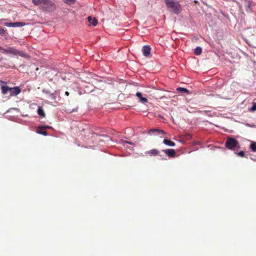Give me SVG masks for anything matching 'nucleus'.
I'll list each match as a JSON object with an SVG mask.
<instances>
[{
  "instance_id": "1",
  "label": "nucleus",
  "mask_w": 256,
  "mask_h": 256,
  "mask_svg": "<svg viewBox=\"0 0 256 256\" xmlns=\"http://www.w3.org/2000/svg\"><path fill=\"white\" fill-rule=\"evenodd\" d=\"M169 10L175 14H178L181 11V6L176 0H164Z\"/></svg>"
},
{
  "instance_id": "2",
  "label": "nucleus",
  "mask_w": 256,
  "mask_h": 256,
  "mask_svg": "<svg viewBox=\"0 0 256 256\" xmlns=\"http://www.w3.org/2000/svg\"><path fill=\"white\" fill-rule=\"evenodd\" d=\"M4 54H12L15 56H20L23 58H26L28 54L22 51H19L14 47H8L7 49L3 50Z\"/></svg>"
},
{
  "instance_id": "3",
  "label": "nucleus",
  "mask_w": 256,
  "mask_h": 256,
  "mask_svg": "<svg viewBox=\"0 0 256 256\" xmlns=\"http://www.w3.org/2000/svg\"><path fill=\"white\" fill-rule=\"evenodd\" d=\"M226 147L229 150H234L236 148H239L238 142L236 139L232 138H228L225 143Z\"/></svg>"
},
{
  "instance_id": "4",
  "label": "nucleus",
  "mask_w": 256,
  "mask_h": 256,
  "mask_svg": "<svg viewBox=\"0 0 256 256\" xmlns=\"http://www.w3.org/2000/svg\"><path fill=\"white\" fill-rule=\"evenodd\" d=\"M56 8L55 4L52 1L46 0L41 8L44 11L50 12L54 11Z\"/></svg>"
},
{
  "instance_id": "5",
  "label": "nucleus",
  "mask_w": 256,
  "mask_h": 256,
  "mask_svg": "<svg viewBox=\"0 0 256 256\" xmlns=\"http://www.w3.org/2000/svg\"><path fill=\"white\" fill-rule=\"evenodd\" d=\"M7 82L4 81L0 80V86L2 90V93L5 95L8 92H10V88L6 86Z\"/></svg>"
},
{
  "instance_id": "6",
  "label": "nucleus",
  "mask_w": 256,
  "mask_h": 256,
  "mask_svg": "<svg viewBox=\"0 0 256 256\" xmlns=\"http://www.w3.org/2000/svg\"><path fill=\"white\" fill-rule=\"evenodd\" d=\"M4 26L8 27H21L25 26L26 24L23 22H5Z\"/></svg>"
},
{
  "instance_id": "7",
  "label": "nucleus",
  "mask_w": 256,
  "mask_h": 256,
  "mask_svg": "<svg viewBox=\"0 0 256 256\" xmlns=\"http://www.w3.org/2000/svg\"><path fill=\"white\" fill-rule=\"evenodd\" d=\"M10 92L11 96H14L18 95L21 92V90L18 86H15L10 88Z\"/></svg>"
},
{
  "instance_id": "8",
  "label": "nucleus",
  "mask_w": 256,
  "mask_h": 256,
  "mask_svg": "<svg viewBox=\"0 0 256 256\" xmlns=\"http://www.w3.org/2000/svg\"><path fill=\"white\" fill-rule=\"evenodd\" d=\"M50 128H51V127L49 126H39L38 128L36 130V132L38 134H42L44 136H47L48 132L44 130V129Z\"/></svg>"
},
{
  "instance_id": "9",
  "label": "nucleus",
  "mask_w": 256,
  "mask_h": 256,
  "mask_svg": "<svg viewBox=\"0 0 256 256\" xmlns=\"http://www.w3.org/2000/svg\"><path fill=\"white\" fill-rule=\"evenodd\" d=\"M78 109V106H72L70 104L67 105L65 107V111L68 113H72L73 112H76Z\"/></svg>"
},
{
  "instance_id": "10",
  "label": "nucleus",
  "mask_w": 256,
  "mask_h": 256,
  "mask_svg": "<svg viewBox=\"0 0 256 256\" xmlns=\"http://www.w3.org/2000/svg\"><path fill=\"white\" fill-rule=\"evenodd\" d=\"M151 48L149 46H144L142 47V52L143 55L145 56H148L150 54Z\"/></svg>"
},
{
  "instance_id": "11",
  "label": "nucleus",
  "mask_w": 256,
  "mask_h": 256,
  "mask_svg": "<svg viewBox=\"0 0 256 256\" xmlns=\"http://www.w3.org/2000/svg\"><path fill=\"white\" fill-rule=\"evenodd\" d=\"M167 156L170 158H174L176 155V152L174 149H166L162 150Z\"/></svg>"
},
{
  "instance_id": "12",
  "label": "nucleus",
  "mask_w": 256,
  "mask_h": 256,
  "mask_svg": "<svg viewBox=\"0 0 256 256\" xmlns=\"http://www.w3.org/2000/svg\"><path fill=\"white\" fill-rule=\"evenodd\" d=\"M136 95L138 97V98L139 100V101L140 102H142V104H146V103L148 102V99L145 97H143L142 94L141 92H138L136 93Z\"/></svg>"
},
{
  "instance_id": "13",
  "label": "nucleus",
  "mask_w": 256,
  "mask_h": 256,
  "mask_svg": "<svg viewBox=\"0 0 256 256\" xmlns=\"http://www.w3.org/2000/svg\"><path fill=\"white\" fill-rule=\"evenodd\" d=\"M154 132H156L158 134H166L164 130H162L158 129V128L151 129L148 132V134H152L154 133Z\"/></svg>"
},
{
  "instance_id": "14",
  "label": "nucleus",
  "mask_w": 256,
  "mask_h": 256,
  "mask_svg": "<svg viewBox=\"0 0 256 256\" xmlns=\"http://www.w3.org/2000/svg\"><path fill=\"white\" fill-rule=\"evenodd\" d=\"M159 151L156 149H153L148 151L146 152V154H148L150 156H155L159 154Z\"/></svg>"
},
{
  "instance_id": "15",
  "label": "nucleus",
  "mask_w": 256,
  "mask_h": 256,
  "mask_svg": "<svg viewBox=\"0 0 256 256\" xmlns=\"http://www.w3.org/2000/svg\"><path fill=\"white\" fill-rule=\"evenodd\" d=\"M46 0H32V3L36 6H40L42 8Z\"/></svg>"
},
{
  "instance_id": "16",
  "label": "nucleus",
  "mask_w": 256,
  "mask_h": 256,
  "mask_svg": "<svg viewBox=\"0 0 256 256\" xmlns=\"http://www.w3.org/2000/svg\"><path fill=\"white\" fill-rule=\"evenodd\" d=\"M88 22L92 26H96L97 24L98 20L96 18H92L90 16H88Z\"/></svg>"
},
{
  "instance_id": "17",
  "label": "nucleus",
  "mask_w": 256,
  "mask_h": 256,
  "mask_svg": "<svg viewBox=\"0 0 256 256\" xmlns=\"http://www.w3.org/2000/svg\"><path fill=\"white\" fill-rule=\"evenodd\" d=\"M163 143L164 144L168 146H174L176 145V144L174 142L171 141L170 140H167V139H164L163 140Z\"/></svg>"
},
{
  "instance_id": "18",
  "label": "nucleus",
  "mask_w": 256,
  "mask_h": 256,
  "mask_svg": "<svg viewBox=\"0 0 256 256\" xmlns=\"http://www.w3.org/2000/svg\"><path fill=\"white\" fill-rule=\"evenodd\" d=\"M37 112L40 116L42 118H44L46 116L45 112H44V110L41 107H38L37 110Z\"/></svg>"
},
{
  "instance_id": "19",
  "label": "nucleus",
  "mask_w": 256,
  "mask_h": 256,
  "mask_svg": "<svg viewBox=\"0 0 256 256\" xmlns=\"http://www.w3.org/2000/svg\"><path fill=\"white\" fill-rule=\"evenodd\" d=\"M202 49L200 46H197L194 51V53L196 55L198 56L202 54Z\"/></svg>"
},
{
  "instance_id": "20",
  "label": "nucleus",
  "mask_w": 256,
  "mask_h": 256,
  "mask_svg": "<svg viewBox=\"0 0 256 256\" xmlns=\"http://www.w3.org/2000/svg\"><path fill=\"white\" fill-rule=\"evenodd\" d=\"M177 90L180 92H184V93H187V94H188L189 93V90L186 88H177Z\"/></svg>"
},
{
  "instance_id": "21",
  "label": "nucleus",
  "mask_w": 256,
  "mask_h": 256,
  "mask_svg": "<svg viewBox=\"0 0 256 256\" xmlns=\"http://www.w3.org/2000/svg\"><path fill=\"white\" fill-rule=\"evenodd\" d=\"M250 148L253 151V152H256V142H251V144L250 145Z\"/></svg>"
},
{
  "instance_id": "22",
  "label": "nucleus",
  "mask_w": 256,
  "mask_h": 256,
  "mask_svg": "<svg viewBox=\"0 0 256 256\" xmlns=\"http://www.w3.org/2000/svg\"><path fill=\"white\" fill-rule=\"evenodd\" d=\"M64 3L68 4H74L76 2V0H63Z\"/></svg>"
},
{
  "instance_id": "23",
  "label": "nucleus",
  "mask_w": 256,
  "mask_h": 256,
  "mask_svg": "<svg viewBox=\"0 0 256 256\" xmlns=\"http://www.w3.org/2000/svg\"><path fill=\"white\" fill-rule=\"evenodd\" d=\"M250 110L252 111L256 110V102L253 104L252 106L250 108Z\"/></svg>"
},
{
  "instance_id": "24",
  "label": "nucleus",
  "mask_w": 256,
  "mask_h": 256,
  "mask_svg": "<svg viewBox=\"0 0 256 256\" xmlns=\"http://www.w3.org/2000/svg\"><path fill=\"white\" fill-rule=\"evenodd\" d=\"M238 156H240V157H244V151H240L239 152L237 153Z\"/></svg>"
},
{
  "instance_id": "25",
  "label": "nucleus",
  "mask_w": 256,
  "mask_h": 256,
  "mask_svg": "<svg viewBox=\"0 0 256 256\" xmlns=\"http://www.w3.org/2000/svg\"><path fill=\"white\" fill-rule=\"evenodd\" d=\"M5 30L3 28L0 27V34L4 36L5 34Z\"/></svg>"
},
{
  "instance_id": "26",
  "label": "nucleus",
  "mask_w": 256,
  "mask_h": 256,
  "mask_svg": "<svg viewBox=\"0 0 256 256\" xmlns=\"http://www.w3.org/2000/svg\"><path fill=\"white\" fill-rule=\"evenodd\" d=\"M122 142L124 145L125 144H132V145L133 144V143L130 142L124 141V140H122Z\"/></svg>"
},
{
  "instance_id": "27",
  "label": "nucleus",
  "mask_w": 256,
  "mask_h": 256,
  "mask_svg": "<svg viewBox=\"0 0 256 256\" xmlns=\"http://www.w3.org/2000/svg\"><path fill=\"white\" fill-rule=\"evenodd\" d=\"M250 5H251L250 2H248V8H250Z\"/></svg>"
},
{
  "instance_id": "28",
  "label": "nucleus",
  "mask_w": 256,
  "mask_h": 256,
  "mask_svg": "<svg viewBox=\"0 0 256 256\" xmlns=\"http://www.w3.org/2000/svg\"><path fill=\"white\" fill-rule=\"evenodd\" d=\"M65 94L66 96H68L70 95V93L68 92H65Z\"/></svg>"
},
{
  "instance_id": "29",
  "label": "nucleus",
  "mask_w": 256,
  "mask_h": 256,
  "mask_svg": "<svg viewBox=\"0 0 256 256\" xmlns=\"http://www.w3.org/2000/svg\"><path fill=\"white\" fill-rule=\"evenodd\" d=\"M3 50H4L3 48L1 46H0V50H2V52L3 53Z\"/></svg>"
}]
</instances>
